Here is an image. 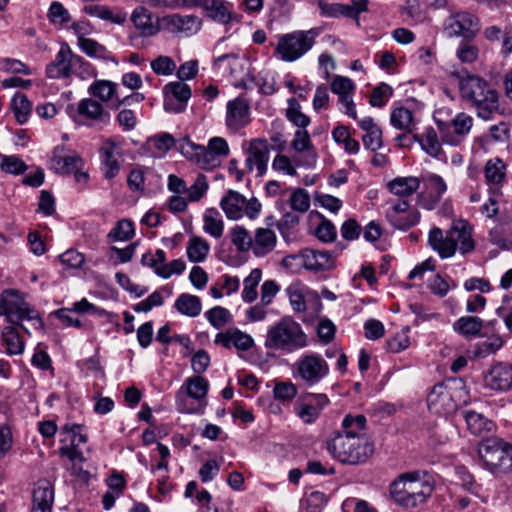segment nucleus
Instances as JSON below:
<instances>
[{"mask_svg":"<svg viewBox=\"0 0 512 512\" xmlns=\"http://www.w3.org/2000/svg\"><path fill=\"white\" fill-rule=\"evenodd\" d=\"M452 76L458 81L461 98L475 110L479 118L491 120L501 114L499 94L487 80L466 71L453 72Z\"/></svg>","mask_w":512,"mask_h":512,"instance_id":"nucleus-1","label":"nucleus"},{"mask_svg":"<svg viewBox=\"0 0 512 512\" xmlns=\"http://www.w3.org/2000/svg\"><path fill=\"white\" fill-rule=\"evenodd\" d=\"M433 490L432 477L422 470L402 473L390 485L392 499L405 509L423 505Z\"/></svg>","mask_w":512,"mask_h":512,"instance_id":"nucleus-2","label":"nucleus"},{"mask_svg":"<svg viewBox=\"0 0 512 512\" xmlns=\"http://www.w3.org/2000/svg\"><path fill=\"white\" fill-rule=\"evenodd\" d=\"M266 349L293 353L307 346V335L291 316H285L267 329Z\"/></svg>","mask_w":512,"mask_h":512,"instance_id":"nucleus-3","label":"nucleus"},{"mask_svg":"<svg viewBox=\"0 0 512 512\" xmlns=\"http://www.w3.org/2000/svg\"><path fill=\"white\" fill-rule=\"evenodd\" d=\"M328 451L342 463L359 464L365 462L374 452L373 443L367 436L354 437L336 435L328 442Z\"/></svg>","mask_w":512,"mask_h":512,"instance_id":"nucleus-4","label":"nucleus"},{"mask_svg":"<svg viewBox=\"0 0 512 512\" xmlns=\"http://www.w3.org/2000/svg\"><path fill=\"white\" fill-rule=\"evenodd\" d=\"M478 455L491 473L512 472V444L500 438H485L478 445Z\"/></svg>","mask_w":512,"mask_h":512,"instance_id":"nucleus-5","label":"nucleus"},{"mask_svg":"<svg viewBox=\"0 0 512 512\" xmlns=\"http://www.w3.org/2000/svg\"><path fill=\"white\" fill-rule=\"evenodd\" d=\"M319 35L317 28L295 30L279 36L275 55L284 62H294L309 52Z\"/></svg>","mask_w":512,"mask_h":512,"instance_id":"nucleus-6","label":"nucleus"},{"mask_svg":"<svg viewBox=\"0 0 512 512\" xmlns=\"http://www.w3.org/2000/svg\"><path fill=\"white\" fill-rule=\"evenodd\" d=\"M73 73L81 78L85 75L95 76L96 73L92 66L81 56L72 52L68 44L61 45L53 62L46 67V74L51 79H66Z\"/></svg>","mask_w":512,"mask_h":512,"instance_id":"nucleus-7","label":"nucleus"},{"mask_svg":"<svg viewBox=\"0 0 512 512\" xmlns=\"http://www.w3.org/2000/svg\"><path fill=\"white\" fill-rule=\"evenodd\" d=\"M480 29L479 17L467 10L451 12L442 24V32L449 39L473 40Z\"/></svg>","mask_w":512,"mask_h":512,"instance_id":"nucleus-8","label":"nucleus"},{"mask_svg":"<svg viewBox=\"0 0 512 512\" xmlns=\"http://www.w3.org/2000/svg\"><path fill=\"white\" fill-rule=\"evenodd\" d=\"M327 361L317 353L301 355L292 366L295 378L302 380L307 386L319 384L329 374Z\"/></svg>","mask_w":512,"mask_h":512,"instance_id":"nucleus-9","label":"nucleus"},{"mask_svg":"<svg viewBox=\"0 0 512 512\" xmlns=\"http://www.w3.org/2000/svg\"><path fill=\"white\" fill-rule=\"evenodd\" d=\"M0 316H5L9 323L19 326L29 334L24 325L25 321L31 320L29 305L17 290L6 289L1 293Z\"/></svg>","mask_w":512,"mask_h":512,"instance_id":"nucleus-10","label":"nucleus"},{"mask_svg":"<svg viewBox=\"0 0 512 512\" xmlns=\"http://www.w3.org/2000/svg\"><path fill=\"white\" fill-rule=\"evenodd\" d=\"M220 206L230 220H239L243 216L249 219L258 218L262 205L255 197L247 200L237 191L229 190L220 201Z\"/></svg>","mask_w":512,"mask_h":512,"instance_id":"nucleus-11","label":"nucleus"},{"mask_svg":"<svg viewBox=\"0 0 512 512\" xmlns=\"http://www.w3.org/2000/svg\"><path fill=\"white\" fill-rule=\"evenodd\" d=\"M122 143L119 139L110 138L99 149L101 172L106 180L114 179L120 172L124 162Z\"/></svg>","mask_w":512,"mask_h":512,"instance_id":"nucleus-12","label":"nucleus"},{"mask_svg":"<svg viewBox=\"0 0 512 512\" xmlns=\"http://www.w3.org/2000/svg\"><path fill=\"white\" fill-rule=\"evenodd\" d=\"M473 122L472 116L464 112L458 113L450 123L440 122L438 127L442 141L451 146L460 145L470 133Z\"/></svg>","mask_w":512,"mask_h":512,"instance_id":"nucleus-13","label":"nucleus"},{"mask_svg":"<svg viewBox=\"0 0 512 512\" xmlns=\"http://www.w3.org/2000/svg\"><path fill=\"white\" fill-rule=\"evenodd\" d=\"M181 154L201 169L212 170L221 164V159L207 146L199 145L185 137L179 144Z\"/></svg>","mask_w":512,"mask_h":512,"instance_id":"nucleus-14","label":"nucleus"},{"mask_svg":"<svg viewBox=\"0 0 512 512\" xmlns=\"http://www.w3.org/2000/svg\"><path fill=\"white\" fill-rule=\"evenodd\" d=\"M53 168L61 174H74L77 182L86 181L87 173L81 171L82 158L75 152H67L64 146H57L53 151Z\"/></svg>","mask_w":512,"mask_h":512,"instance_id":"nucleus-15","label":"nucleus"},{"mask_svg":"<svg viewBox=\"0 0 512 512\" xmlns=\"http://www.w3.org/2000/svg\"><path fill=\"white\" fill-rule=\"evenodd\" d=\"M422 181L424 190L417 196L418 204L426 210H433L447 192V184L440 175L435 173H428Z\"/></svg>","mask_w":512,"mask_h":512,"instance_id":"nucleus-16","label":"nucleus"},{"mask_svg":"<svg viewBox=\"0 0 512 512\" xmlns=\"http://www.w3.org/2000/svg\"><path fill=\"white\" fill-rule=\"evenodd\" d=\"M329 402L326 394L307 393L299 398L294 411L304 423L311 424L319 418Z\"/></svg>","mask_w":512,"mask_h":512,"instance_id":"nucleus-17","label":"nucleus"},{"mask_svg":"<svg viewBox=\"0 0 512 512\" xmlns=\"http://www.w3.org/2000/svg\"><path fill=\"white\" fill-rule=\"evenodd\" d=\"M161 23L163 31L186 37L196 34L202 26V20L198 16L176 13L161 17Z\"/></svg>","mask_w":512,"mask_h":512,"instance_id":"nucleus-18","label":"nucleus"},{"mask_svg":"<svg viewBox=\"0 0 512 512\" xmlns=\"http://www.w3.org/2000/svg\"><path fill=\"white\" fill-rule=\"evenodd\" d=\"M427 405L435 414H447L454 411L458 403L454 399L453 389L446 383H437L427 396Z\"/></svg>","mask_w":512,"mask_h":512,"instance_id":"nucleus-19","label":"nucleus"},{"mask_svg":"<svg viewBox=\"0 0 512 512\" xmlns=\"http://www.w3.org/2000/svg\"><path fill=\"white\" fill-rule=\"evenodd\" d=\"M331 91L338 95V104L340 111L345 113L352 119L357 118L356 106L353 101L355 84L353 81L344 76L337 75L331 82Z\"/></svg>","mask_w":512,"mask_h":512,"instance_id":"nucleus-20","label":"nucleus"},{"mask_svg":"<svg viewBox=\"0 0 512 512\" xmlns=\"http://www.w3.org/2000/svg\"><path fill=\"white\" fill-rule=\"evenodd\" d=\"M270 146L265 139H253L250 142L245 166L248 171L257 170L258 176H263L267 171Z\"/></svg>","mask_w":512,"mask_h":512,"instance_id":"nucleus-21","label":"nucleus"},{"mask_svg":"<svg viewBox=\"0 0 512 512\" xmlns=\"http://www.w3.org/2000/svg\"><path fill=\"white\" fill-rule=\"evenodd\" d=\"M130 19L135 29L143 37H153L163 31L161 17H155L144 6L136 7L132 11Z\"/></svg>","mask_w":512,"mask_h":512,"instance_id":"nucleus-22","label":"nucleus"},{"mask_svg":"<svg viewBox=\"0 0 512 512\" xmlns=\"http://www.w3.org/2000/svg\"><path fill=\"white\" fill-rule=\"evenodd\" d=\"M226 125L233 131L245 127L249 119V103L243 97H237L227 103Z\"/></svg>","mask_w":512,"mask_h":512,"instance_id":"nucleus-23","label":"nucleus"},{"mask_svg":"<svg viewBox=\"0 0 512 512\" xmlns=\"http://www.w3.org/2000/svg\"><path fill=\"white\" fill-rule=\"evenodd\" d=\"M485 386L495 391H506L512 387V365L495 364L484 377Z\"/></svg>","mask_w":512,"mask_h":512,"instance_id":"nucleus-24","label":"nucleus"},{"mask_svg":"<svg viewBox=\"0 0 512 512\" xmlns=\"http://www.w3.org/2000/svg\"><path fill=\"white\" fill-rule=\"evenodd\" d=\"M214 343L226 349L234 347L239 351H248L253 347L254 340L251 335L233 328L216 334Z\"/></svg>","mask_w":512,"mask_h":512,"instance_id":"nucleus-25","label":"nucleus"},{"mask_svg":"<svg viewBox=\"0 0 512 512\" xmlns=\"http://www.w3.org/2000/svg\"><path fill=\"white\" fill-rule=\"evenodd\" d=\"M472 231V226L464 219H456L450 226V234L456 244V250L459 249L461 254L470 253L475 249Z\"/></svg>","mask_w":512,"mask_h":512,"instance_id":"nucleus-26","label":"nucleus"},{"mask_svg":"<svg viewBox=\"0 0 512 512\" xmlns=\"http://www.w3.org/2000/svg\"><path fill=\"white\" fill-rule=\"evenodd\" d=\"M209 389V382L207 379H205L202 376L196 375L193 377H189L185 380L184 385L180 388L178 394H177V400H178V409L181 412L185 413H193V409H186L182 407V404L180 402V397L183 393H185L187 396H189L192 399H195L197 401L203 400Z\"/></svg>","mask_w":512,"mask_h":512,"instance_id":"nucleus-27","label":"nucleus"},{"mask_svg":"<svg viewBox=\"0 0 512 512\" xmlns=\"http://www.w3.org/2000/svg\"><path fill=\"white\" fill-rule=\"evenodd\" d=\"M428 244L442 259L451 258L456 253V244L452 239L450 229L444 235L442 229L433 227L428 235Z\"/></svg>","mask_w":512,"mask_h":512,"instance_id":"nucleus-28","label":"nucleus"},{"mask_svg":"<svg viewBox=\"0 0 512 512\" xmlns=\"http://www.w3.org/2000/svg\"><path fill=\"white\" fill-rule=\"evenodd\" d=\"M77 113L80 117L93 123L106 125L110 120V114L103 105L93 98H84L77 104Z\"/></svg>","mask_w":512,"mask_h":512,"instance_id":"nucleus-29","label":"nucleus"},{"mask_svg":"<svg viewBox=\"0 0 512 512\" xmlns=\"http://www.w3.org/2000/svg\"><path fill=\"white\" fill-rule=\"evenodd\" d=\"M277 244L275 232L269 228H257L252 240V253L256 257H264L271 253Z\"/></svg>","mask_w":512,"mask_h":512,"instance_id":"nucleus-30","label":"nucleus"},{"mask_svg":"<svg viewBox=\"0 0 512 512\" xmlns=\"http://www.w3.org/2000/svg\"><path fill=\"white\" fill-rule=\"evenodd\" d=\"M54 487L48 480H40L34 489V512H52Z\"/></svg>","mask_w":512,"mask_h":512,"instance_id":"nucleus-31","label":"nucleus"},{"mask_svg":"<svg viewBox=\"0 0 512 512\" xmlns=\"http://www.w3.org/2000/svg\"><path fill=\"white\" fill-rule=\"evenodd\" d=\"M391 125L406 133H413L417 129V121L411 110L404 106L393 108L390 114Z\"/></svg>","mask_w":512,"mask_h":512,"instance_id":"nucleus-32","label":"nucleus"},{"mask_svg":"<svg viewBox=\"0 0 512 512\" xmlns=\"http://www.w3.org/2000/svg\"><path fill=\"white\" fill-rule=\"evenodd\" d=\"M201 8L213 20L226 24L231 19V5L225 0H202Z\"/></svg>","mask_w":512,"mask_h":512,"instance_id":"nucleus-33","label":"nucleus"},{"mask_svg":"<svg viewBox=\"0 0 512 512\" xmlns=\"http://www.w3.org/2000/svg\"><path fill=\"white\" fill-rule=\"evenodd\" d=\"M174 307L180 314L194 318L201 314L202 302L196 295L182 293L177 297Z\"/></svg>","mask_w":512,"mask_h":512,"instance_id":"nucleus-34","label":"nucleus"},{"mask_svg":"<svg viewBox=\"0 0 512 512\" xmlns=\"http://www.w3.org/2000/svg\"><path fill=\"white\" fill-rule=\"evenodd\" d=\"M387 187L392 194L407 197L419 189L420 179L414 176L396 177L388 182Z\"/></svg>","mask_w":512,"mask_h":512,"instance_id":"nucleus-35","label":"nucleus"},{"mask_svg":"<svg viewBox=\"0 0 512 512\" xmlns=\"http://www.w3.org/2000/svg\"><path fill=\"white\" fill-rule=\"evenodd\" d=\"M413 138L430 156L439 158L442 155V145L434 128L429 127L425 129L422 135L414 134Z\"/></svg>","mask_w":512,"mask_h":512,"instance_id":"nucleus-36","label":"nucleus"},{"mask_svg":"<svg viewBox=\"0 0 512 512\" xmlns=\"http://www.w3.org/2000/svg\"><path fill=\"white\" fill-rule=\"evenodd\" d=\"M291 147L298 153H306L310 164L316 162L317 156L307 128L297 129L291 141Z\"/></svg>","mask_w":512,"mask_h":512,"instance_id":"nucleus-37","label":"nucleus"},{"mask_svg":"<svg viewBox=\"0 0 512 512\" xmlns=\"http://www.w3.org/2000/svg\"><path fill=\"white\" fill-rule=\"evenodd\" d=\"M305 263L308 270H328L333 266V257L328 251L305 249Z\"/></svg>","mask_w":512,"mask_h":512,"instance_id":"nucleus-38","label":"nucleus"},{"mask_svg":"<svg viewBox=\"0 0 512 512\" xmlns=\"http://www.w3.org/2000/svg\"><path fill=\"white\" fill-rule=\"evenodd\" d=\"M453 328L465 338L475 337L480 335L483 328V320L476 316H462L455 321Z\"/></svg>","mask_w":512,"mask_h":512,"instance_id":"nucleus-39","label":"nucleus"},{"mask_svg":"<svg viewBox=\"0 0 512 512\" xmlns=\"http://www.w3.org/2000/svg\"><path fill=\"white\" fill-rule=\"evenodd\" d=\"M286 293L295 313H303L306 311V297L311 293L306 286L298 282L292 283L287 287Z\"/></svg>","mask_w":512,"mask_h":512,"instance_id":"nucleus-40","label":"nucleus"},{"mask_svg":"<svg viewBox=\"0 0 512 512\" xmlns=\"http://www.w3.org/2000/svg\"><path fill=\"white\" fill-rule=\"evenodd\" d=\"M203 230L214 238H220L224 231L221 213L216 208H208L203 215Z\"/></svg>","mask_w":512,"mask_h":512,"instance_id":"nucleus-41","label":"nucleus"},{"mask_svg":"<svg viewBox=\"0 0 512 512\" xmlns=\"http://www.w3.org/2000/svg\"><path fill=\"white\" fill-rule=\"evenodd\" d=\"M463 417L469 431L474 435L481 436L483 433L491 431L494 427L492 421L472 410L465 411Z\"/></svg>","mask_w":512,"mask_h":512,"instance_id":"nucleus-42","label":"nucleus"},{"mask_svg":"<svg viewBox=\"0 0 512 512\" xmlns=\"http://www.w3.org/2000/svg\"><path fill=\"white\" fill-rule=\"evenodd\" d=\"M506 177V164L500 158H493L485 165V179L489 185L501 186Z\"/></svg>","mask_w":512,"mask_h":512,"instance_id":"nucleus-43","label":"nucleus"},{"mask_svg":"<svg viewBox=\"0 0 512 512\" xmlns=\"http://www.w3.org/2000/svg\"><path fill=\"white\" fill-rule=\"evenodd\" d=\"M285 116L298 129L307 128L311 123L310 117L302 112L301 105L295 98L287 100Z\"/></svg>","mask_w":512,"mask_h":512,"instance_id":"nucleus-44","label":"nucleus"},{"mask_svg":"<svg viewBox=\"0 0 512 512\" xmlns=\"http://www.w3.org/2000/svg\"><path fill=\"white\" fill-rule=\"evenodd\" d=\"M88 13L101 20L109 21L113 24L122 25L127 20V13L123 11H114L105 5H93L88 9Z\"/></svg>","mask_w":512,"mask_h":512,"instance_id":"nucleus-45","label":"nucleus"},{"mask_svg":"<svg viewBox=\"0 0 512 512\" xmlns=\"http://www.w3.org/2000/svg\"><path fill=\"white\" fill-rule=\"evenodd\" d=\"M342 427L343 433L339 435H349L351 432L354 437L367 436V420L364 415H346L342 421Z\"/></svg>","mask_w":512,"mask_h":512,"instance_id":"nucleus-46","label":"nucleus"},{"mask_svg":"<svg viewBox=\"0 0 512 512\" xmlns=\"http://www.w3.org/2000/svg\"><path fill=\"white\" fill-rule=\"evenodd\" d=\"M209 251V243L201 237H192L188 242L187 257L192 263L204 261Z\"/></svg>","mask_w":512,"mask_h":512,"instance_id":"nucleus-47","label":"nucleus"},{"mask_svg":"<svg viewBox=\"0 0 512 512\" xmlns=\"http://www.w3.org/2000/svg\"><path fill=\"white\" fill-rule=\"evenodd\" d=\"M11 109L15 119L19 124H24L29 120L31 114V102L23 93H16L11 100Z\"/></svg>","mask_w":512,"mask_h":512,"instance_id":"nucleus-48","label":"nucleus"},{"mask_svg":"<svg viewBox=\"0 0 512 512\" xmlns=\"http://www.w3.org/2000/svg\"><path fill=\"white\" fill-rule=\"evenodd\" d=\"M333 140L342 144L344 150L349 154H357L360 150L359 142L352 138L349 129L346 126H337L332 131Z\"/></svg>","mask_w":512,"mask_h":512,"instance_id":"nucleus-49","label":"nucleus"},{"mask_svg":"<svg viewBox=\"0 0 512 512\" xmlns=\"http://www.w3.org/2000/svg\"><path fill=\"white\" fill-rule=\"evenodd\" d=\"M230 238L236 250L241 253L252 251L253 236L243 226L236 225L230 230Z\"/></svg>","mask_w":512,"mask_h":512,"instance_id":"nucleus-50","label":"nucleus"},{"mask_svg":"<svg viewBox=\"0 0 512 512\" xmlns=\"http://www.w3.org/2000/svg\"><path fill=\"white\" fill-rule=\"evenodd\" d=\"M116 84L109 80L94 81L88 88V93L102 102L110 101L115 92Z\"/></svg>","mask_w":512,"mask_h":512,"instance_id":"nucleus-51","label":"nucleus"},{"mask_svg":"<svg viewBox=\"0 0 512 512\" xmlns=\"http://www.w3.org/2000/svg\"><path fill=\"white\" fill-rule=\"evenodd\" d=\"M262 278V271L258 268L253 269L243 281L242 299L244 302L251 303L257 298V286Z\"/></svg>","mask_w":512,"mask_h":512,"instance_id":"nucleus-52","label":"nucleus"},{"mask_svg":"<svg viewBox=\"0 0 512 512\" xmlns=\"http://www.w3.org/2000/svg\"><path fill=\"white\" fill-rule=\"evenodd\" d=\"M78 46L82 52L91 58L102 60L111 59V53L107 50V48L94 39H82L80 42H78Z\"/></svg>","mask_w":512,"mask_h":512,"instance_id":"nucleus-53","label":"nucleus"},{"mask_svg":"<svg viewBox=\"0 0 512 512\" xmlns=\"http://www.w3.org/2000/svg\"><path fill=\"white\" fill-rule=\"evenodd\" d=\"M472 40H463L456 48V58L463 64H472L479 57V48Z\"/></svg>","mask_w":512,"mask_h":512,"instance_id":"nucleus-54","label":"nucleus"},{"mask_svg":"<svg viewBox=\"0 0 512 512\" xmlns=\"http://www.w3.org/2000/svg\"><path fill=\"white\" fill-rule=\"evenodd\" d=\"M164 93L175 98L178 102L184 103L187 106V102L191 97L190 86L182 81L170 82L164 86Z\"/></svg>","mask_w":512,"mask_h":512,"instance_id":"nucleus-55","label":"nucleus"},{"mask_svg":"<svg viewBox=\"0 0 512 512\" xmlns=\"http://www.w3.org/2000/svg\"><path fill=\"white\" fill-rule=\"evenodd\" d=\"M175 144V140L172 135L163 133L156 135L149 139L148 145L156 156H163L166 154Z\"/></svg>","mask_w":512,"mask_h":512,"instance_id":"nucleus-56","label":"nucleus"},{"mask_svg":"<svg viewBox=\"0 0 512 512\" xmlns=\"http://www.w3.org/2000/svg\"><path fill=\"white\" fill-rule=\"evenodd\" d=\"M134 233L133 222L123 219L118 221L115 227L109 232L108 238L112 241H127L134 236Z\"/></svg>","mask_w":512,"mask_h":512,"instance_id":"nucleus-57","label":"nucleus"},{"mask_svg":"<svg viewBox=\"0 0 512 512\" xmlns=\"http://www.w3.org/2000/svg\"><path fill=\"white\" fill-rule=\"evenodd\" d=\"M392 95V87L386 83H381L372 90L369 103L373 107H383Z\"/></svg>","mask_w":512,"mask_h":512,"instance_id":"nucleus-58","label":"nucleus"},{"mask_svg":"<svg viewBox=\"0 0 512 512\" xmlns=\"http://www.w3.org/2000/svg\"><path fill=\"white\" fill-rule=\"evenodd\" d=\"M209 184L207 178L203 174H199L195 182L187 187L186 196L190 202L199 201L207 192Z\"/></svg>","mask_w":512,"mask_h":512,"instance_id":"nucleus-59","label":"nucleus"},{"mask_svg":"<svg viewBox=\"0 0 512 512\" xmlns=\"http://www.w3.org/2000/svg\"><path fill=\"white\" fill-rule=\"evenodd\" d=\"M2 340L5 344V351L10 355H16L22 353L24 349L23 341L19 335L16 334L13 329H7L2 333Z\"/></svg>","mask_w":512,"mask_h":512,"instance_id":"nucleus-60","label":"nucleus"},{"mask_svg":"<svg viewBox=\"0 0 512 512\" xmlns=\"http://www.w3.org/2000/svg\"><path fill=\"white\" fill-rule=\"evenodd\" d=\"M152 71L157 75L168 76L173 74L176 69L174 60L165 55H160L150 63Z\"/></svg>","mask_w":512,"mask_h":512,"instance_id":"nucleus-61","label":"nucleus"},{"mask_svg":"<svg viewBox=\"0 0 512 512\" xmlns=\"http://www.w3.org/2000/svg\"><path fill=\"white\" fill-rule=\"evenodd\" d=\"M205 316L209 323L218 329L227 324L231 319L230 312L221 306L211 308L205 313Z\"/></svg>","mask_w":512,"mask_h":512,"instance_id":"nucleus-62","label":"nucleus"},{"mask_svg":"<svg viewBox=\"0 0 512 512\" xmlns=\"http://www.w3.org/2000/svg\"><path fill=\"white\" fill-rule=\"evenodd\" d=\"M289 204L294 211L304 213L310 207V196L305 189L298 188L290 195Z\"/></svg>","mask_w":512,"mask_h":512,"instance_id":"nucleus-63","label":"nucleus"},{"mask_svg":"<svg viewBox=\"0 0 512 512\" xmlns=\"http://www.w3.org/2000/svg\"><path fill=\"white\" fill-rule=\"evenodd\" d=\"M0 168L6 173L19 175L23 174L28 166L19 157L11 155L2 157Z\"/></svg>","mask_w":512,"mask_h":512,"instance_id":"nucleus-64","label":"nucleus"}]
</instances>
